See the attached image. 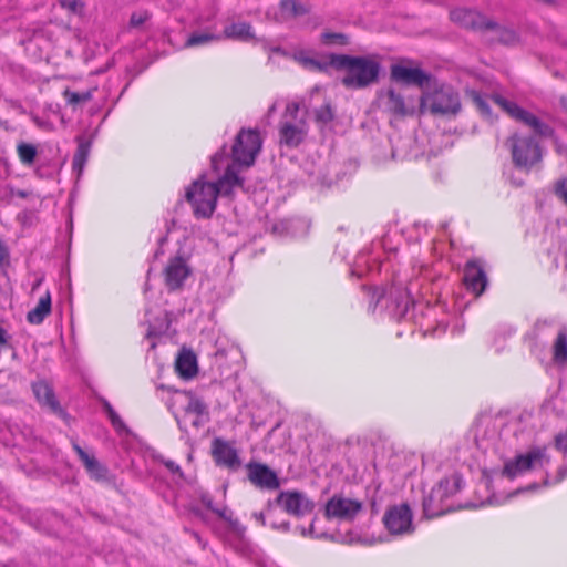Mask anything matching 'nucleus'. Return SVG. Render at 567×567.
Returning a JSON list of instances; mask_svg holds the SVG:
<instances>
[{"mask_svg": "<svg viewBox=\"0 0 567 567\" xmlns=\"http://www.w3.org/2000/svg\"><path fill=\"white\" fill-rule=\"evenodd\" d=\"M361 509V502L334 495L326 504V516L340 520H352Z\"/></svg>", "mask_w": 567, "mask_h": 567, "instance_id": "nucleus-14", "label": "nucleus"}, {"mask_svg": "<svg viewBox=\"0 0 567 567\" xmlns=\"http://www.w3.org/2000/svg\"><path fill=\"white\" fill-rule=\"evenodd\" d=\"M473 101L477 109L485 115L489 114V106L487 102L477 93H473Z\"/></svg>", "mask_w": 567, "mask_h": 567, "instance_id": "nucleus-41", "label": "nucleus"}, {"mask_svg": "<svg viewBox=\"0 0 567 567\" xmlns=\"http://www.w3.org/2000/svg\"><path fill=\"white\" fill-rule=\"evenodd\" d=\"M176 370L181 377L189 379L197 373V360L193 352L183 351L176 359Z\"/></svg>", "mask_w": 567, "mask_h": 567, "instance_id": "nucleus-25", "label": "nucleus"}, {"mask_svg": "<svg viewBox=\"0 0 567 567\" xmlns=\"http://www.w3.org/2000/svg\"><path fill=\"white\" fill-rule=\"evenodd\" d=\"M566 475H567V467L559 468L557 482H560L561 480H564V477Z\"/></svg>", "mask_w": 567, "mask_h": 567, "instance_id": "nucleus-52", "label": "nucleus"}, {"mask_svg": "<svg viewBox=\"0 0 567 567\" xmlns=\"http://www.w3.org/2000/svg\"><path fill=\"white\" fill-rule=\"evenodd\" d=\"M303 65L305 66H308L312 70H324L326 69V65H323L321 62L315 60V59H311V58H305L301 60Z\"/></svg>", "mask_w": 567, "mask_h": 567, "instance_id": "nucleus-44", "label": "nucleus"}, {"mask_svg": "<svg viewBox=\"0 0 567 567\" xmlns=\"http://www.w3.org/2000/svg\"><path fill=\"white\" fill-rule=\"evenodd\" d=\"M381 298H386L390 312L398 319L405 317L413 305L410 289L400 286H392L386 296H379L378 301Z\"/></svg>", "mask_w": 567, "mask_h": 567, "instance_id": "nucleus-16", "label": "nucleus"}, {"mask_svg": "<svg viewBox=\"0 0 567 567\" xmlns=\"http://www.w3.org/2000/svg\"><path fill=\"white\" fill-rule=\"evenodd\" d=\"M280 11L282 19H290L306 14L308 9L296 0H281Z\"/></svg>", "mask_w": 567, "mask_h": 567, "instance_id": "nucleus-29", "label": "nucleus"}, {"mask_svg": "<svg viewBox=\"0 0 567 567\" xmlns=\"http://www.w3.org/2000/svg\"><path fill=\"white\" fill-rule=\"evenodd\" d=\"M509 150L512 162L516 168L529 171L543 158L539 143L532 135L512 134L505 142Z\"/></svg>", "mask_w": 567, "mask_h": 567, "instance_id": "nucleus-3", "label": "nucleus"}, {"mask_svg": "<svg viewBox=\"0 0 567 567\" xmlns=\"http://www.w3.org/2000/svg\"><path fill=\"white\" fill-rule=\"evenodd\" d=\"M41 282H42V278L38 279V280L34 282L33 287H32V291H34V290H35V289L41 285Z\"/></svg>", "mask_w": 567, "mask_h": 567, "instance_id": "nucleus-57", "label": "nucleus"}, {"mask_svg": "<svg viewBox=\"0 0 567 567\" xmlns=\"http://www.w3.org/2000/svg\"><path fill=\"white\" fill-rule=\"evenodd\" d=\"M495 102L514 120L523 123L534 133V137L548 138L554 135V130L549 124L540 120L534 113L524 110L514 102H511L502 96H497Z\"/></svg>", "mask_w": 567, "mask_h": 567, "instance_id": "nucleus-7", "label": "nucleus"}, {"mask_svg": "<svg viewBox=\"0 0 567 567\" xmlns=\"http://www.w3.org/2000/svg\"><path fill=\"white\" fill-rule=\"evenodd\" d=\"M276 109H277V105L276 103H274L269 109H268V116H271L275 112H276Z\"/></svg>", "mask_w": 567, "mask_h": 567, "instance_id": "nucleus-56", "label": "nucleus"}, {"mask_svg": "<svg viewBox=\"0 0 567 567\" xmlns=\"http://www.w3.org/2000/svg\"><path fill=\"white\" fill-rule=\"evenodd\" d=\"M63 96L66 99L68 103L71 105H76L80 103L89 102L93 97L92 91H90V90L82 92V93L65 90L63 92Z\"/></svg>", "mask_w": 567, "mask_h": 567, "instance_id": "nucleus-34", "label": "nucleus"}, {"mask_svg": "<svg viewBox=\"0 0 567 567\" xmlns=\"http://www.w3.org/2000/svg\"><path fill=\"white\" fill-rule=\"evenodd\" d=\"M208 419H209L208 415L193 414V416L188 417V420L185 423H189L193 427L199 429L205 423L208 422Z\"/></svg>", "mask_w": 567, "mask_h": 567, "instance_id": "nucleus-40", "label": "nucleus"}, {"mask_svg": "<svg viewBox=\"0 0 567 567\" xmlns=\"http://www.w3.org/2000/svg\"><path fill=\"white\" fill-rule=\"evenodd\" d=\"M101 403H102V406H103V410L104 412L109 415L111 414L112 412H115V410L112 408V405L110 404V402L105 399H102L101 400Z\"/></svg>", "mask_w": 567, "mask_h": 567, "instance_id": "nucleus-48", "label": "nucleus"}, {"mask_svg": "<svg viewBox=\"0 0 567 567\" xmlns=\"http://www.w3.org/2000/svg\"><path fill=\"white\" fill-rule=\"evenodd\" d=\"M456 489V480L453 482L449 478L441 480L423 501V511L425 516L433 518L442 515L445 511L443 506H441V502L444 498H447Z\"/></svg>", "mask_w": 567, "mask_h": 567, "instance_id": "nucleus-10", "label": "nucleus"}, {"mask_svg": "<svg viewBox=\"0 0 567 567\" xmlns=\"http://www.w3.org/2000/svg\"><path fill=\"white\" fill-rule=\"evenodd\" d=\"M548 463L549 457L546 454V449L535 447L526 454L517 455L514 460L506 462L503 474L508 478H514L529 470L544 467Z\"/></svg>", "mask_w": 567, "mask_h": 567, "instance_id": "nucleus-8", "label": "nucleus"}, {"mask_svg": "<svg viewBox=\"0 0 567 567\" xmlns=\"http://www.w3.org/2000/svg\"><path fill=\"white\" fill-rule=\"evenodd\" d=\"M327 65L339 70H347L342 83L348 87H364L373 83L379 75L378 62L364 56H351L347 54H330Z\"/></svg>", "mask_w": 567, "mask_h": 567, "instance_id": "nucleus-2", "label": "nucleus"}, {"mask_svg": "<svg viewBox=\"0 0 567 567\" xmlns=\"http://www.w3.org/2000/svg\"><path fill=\"white\" fill-rule=\"evenodd\" d=\"M163 274L167 288L169 290H177L182 288L185 280L189 277L192 269L188 266L186 259L176 256L168 260L163 270Z\"/></svg>", "mask_w": 567, "mask_h": 567, "instance_id": "nucleus-15", "label": "nucleus"}, {"mask_svg": "<svg viewBox=\"0 0 567 567\" xmlns=\"http://www.w3.org/2000/svg\"><path fill=\"white\" fill-rule=\"evenodd\" d=\"M390 75L392 81L420 87L430 80V75L422 69L413 66L411 60H403L391 65Z\"/></svg>", "mask_w": 567, "mask_h": 567, "instance_id": "nucleus-11", "label": "nucleus"}, {"mask_svg": "<svg viewBox=\"0 0 567 567\" xmlns=\"http://www.w3.org/2000/svg\"><path fill=\"white\" fill-rule=\"evenodd\" d=\"M451 19L453 22L460 24L465 29L473 31H480L485 33L489 19L484 17L482 13L475 10L458 8L451 12Z\"/></svg>", "mask_w": 567, "mask_h": 567, "instance_id": "nucleus-19", "label": "nucleus"}, {"mask_svg": "<svg viewBox=\"0 0 567 567\" xmlns=\"http://www.w3.org/2000/svg\"><path fill=\"white\" fill-rule=\"evenodd\" d=\"M212 454L218 465L236 468L240 464L237 451L228 442L219 437L213 441Z\"/></svg>", "mask_w": 567, "mask_h": 567, "instance_id": "nucleus-20", "label": "nucleus"}, {"mask_svg": "<svg viewBox=\"0 0 567 567\" xmlns=\"http://www.w3.org/2000/svg\"><path fill=\"white\" fill-rule=\"evenodd\" d=\"M249 482L259 489L275 491L280 487V480L275 471L259 462L246 465Z\"/></svg>", "mask_w": 567, "mask_h": 567, "instance_id": "nucleus-13", "label": "nucleus"}, {"mask_svg": "<svg viewBox=\"0 0 567 567\" xmlns=\"http://www.w3.org/2000/svg\"><path fill=\"white\" fill-rule=\"evenodd\" d=\"M276 503L290 515L300 517L313 511L315 504L303 493L298 491H282L278 494Z\"/></svg>", "mask_w": 567, "mask_h": 567, "instance_id": "nucleus-12", "label": "nucleus"}, {"mask_svg": "<svg viewBox=\"0 0 567 567\" xmlns=\"http://www.w3.org/2000/svg\"><path fill=\"white\" fill-rule=\"evenodd\" d=\"M32 390L40 404L48 406L54 413L63 414L52 388L45 381L34 382Z\"/></svg>", "mask_w": 567, "mask_h": 567, "instance_id": "nucleus-21", "label": "nucleus"}, {"mask_svg": "<svg viewBox=\"0 0 567 567\" xmlns=\"http://www.w3.org/2000/svg\"><path fill=\"white\" fill-rule=\"evenodd\" d=\"M535 487H536V485H529V486L527 487V489H533V488H535Z\"/></svg>", "mask_w": 567, "mask_h": 567, "instance_id": "nucleus-59", "label": "nucleus"}, {"mask_svg": "<svg viewBox=\"0 0 567 567\" xmlns=\"http://www.w3.org/2000/svg\"><path fill=\"white\" fill-rule=\"evenodd\" d=\"M262 141L257 130L243 128L236 136V141L231 148V163H227L226 167L234 166L239 176V167H249L260 152Z\"/></svg>", "mask_w": 567, "mask_h": 567, "instance_id": "nucleus-5", "label": "nucleus"}, {"mask_svg": "<svg viewBox=\"0 0 567 567\" xmlns=\"http://www.w3.org/2000/svg\"><path fill=\"white\" fill-rule=\"evenodd\" d=\"M221 35L212 33H193L186 41V47H197L207 44L212 41H218Z\"/></svg>", "mask_w": 567, "mask_h": 567, "instance_id": "nucleus-33", "label": "nucleus"}, {"mask_svg": "<svg viewBox=\"0 0 567 567\" xmlns=\"http://www.w3.org/2000/svg\"><path fill=\"white\" fill-rule=\"evenodd\" d=\"M299 103H288L279 124L280 143L288 147L300 145L308 134L307 120L305 115L299 114Z\"/></svg>", "mask_w": 567, "mask_h": 567, "instance_id": "nucleus-4", "label": "nucleus"}, {"mask_svg": "<svg viewBox=\"0 0 567 567\" xmlns=\"http://www.w3.org/2000/svg\"><path fill=\"white\" fill-rule=\"evenodd\" d=\"M412 511L408 504L390 507L383 517L385 528L393 535H404L413 532Z\"/></svg>", "mask_w": 567, "mask_h": 567, "instance_id": "nucleus-9", "label": "nucleus"}, {"mask_svg": "<svg viewBox=\"0 0 567 567\" xmlns=\"http://www.w3.org/2000/svg\"><path fill=\"white\" fill-rule=\"evenodd\" d=\"M154 460L163 464L172 475L177 476L181 480H184V473L177 463H175L172 460L165 458L163 455H155Z\"/></svg>", "mask_w": 567, "mask_h": 567, "instance_id": "nucleus-35", "label": "nucleus"}, {"mask_svg": "<svg viewBox=\"0 0 567 567\" xmlns=\"http://www.w3.org/2000/svg\"><path fill=\"white\" fill-rule=\"evenodd\" d=\"M429 109L432 114H456L461 109L458 94L451 86H441L420 99V111Z\"/></svg>", "mask_w": 567, "mask_h": 567, "instance_id": "nucleus-6", "label": "nucleus"}, {"mask_svg": "<svg viewBox=\"0 0 567 567\" xmlns=\"http://www.w3.org/2000/svg\"><path fill=\"white\" fill-rule=\"evenodd\" d=\"M17 154L25 166H32L35 162L38 150L33 144L21 142L17 145Z\"/></svg>", "mask_w": 567, "mask_h": 567, "instance_id": "nucleus-31", "label": "nucleus"}, {"mask_svg": "<svg viewBox=\"0 0 567 567\" xmlns=\"http://www.w3.org/2000/svg\"><path fill=\"white\" fill-rule=\"evenodd\" d=\"M184 394L186 395L188 401L185 406V414L183 417V422H186L188 420V417L193 416V414L208 415L207 404L202 399L196 396L190 391L184 392Z\"/></svg>", "mask_w": 567, "mask_h": 567, "instance_id": "nucleus-27", "label": "nucleus"}, {"mask_svg": "<svg viewBox=\"0 0 567 567\" xmlns=\"http://www.w3.org/2000/svg\"><path fill=\"white\" fill-rule=\"evenodd\" d=\"M74 451L76 452L78 456L84 464L86 471L91 475V477L95 480H102L105 477V468L99 463V461L86 453L76 442H73L72 444Z\"/></svg>", "mask_w": 567, "mask_h": 567, "instance_id": "nucleus-23", "label": "nucleus"}, {"mask_svg": "<svg viewBox=\"0 0 567 567\" xmlns=\"http://www.w3.org/2000/svg\"><path fill=\"white\" fill-rule=\"evenodd\" d=\"M148 19V14L146 12H134L131 16L130 23L132 27H140Z\"/></svg>", "mask_w": 567, "mask_h": 567, "instance_id": "nucleus-43", "label": "nucleus"}, {"mask_svg": "<svg viewBox=\"0 0 567 567\" xmlns=\"http://www.w3.org/2000/svg\"><path fill=\"white\" fill-rule=\"evenodd\" d=\"M112 426L118 432H127V427L125 423L122 421L121 416L116 412H112L107 415Z\"/></svg>", "mask_w": 567, "mask_h": 567, "instance_id": "nucleus-38", "label": "nucleus"}, {"mask_svg": "<svg viewBox=\"0 0 567 567\" xmlns=\"http://www.w3.org/2000/svg\"><path fill=\"white\" fill-rule=\"evenodd\" d=\"M202 502H203V504H204L208 509H210L212 512H213V508H216V506H214V504H213L212 498H210L209 496H207V495H204V496L202 497Z\"/></svg>", "mask_w": 567, "mask_h": 567, "instance_id": "nucleus-49", "label": "nucleus"}, {"mask_svg": "<svg viewBox=\"0 0 567 567\" xmlns=\"http://www.w3.org/2000/svg\"><path fill=\"white\" fill-rule=\"evenodd\" d=\"M491 32L493 37L492 41H497L505 45H515L519 42V35L513 28L499 25L496 22L489 20L485 33Z\"/></svg>", "mask_w": 567, "mask_h": 567, "instance_id": "nucleus-22", "label": "nucleus"}, {"mask_svg": "<svg viewBox=\"0 0 567 567\" xmlns=\"http://www.w3.org/2000/svg\"><path fill=\"white\" fill-rule=\"evenodd\" d=\"M11 194L20 198H27L29 196V193L22 189L11 190Z\"/></svg>", "mask_w": 567, "mask_h": 567, "instance_id": "nucleus-51", "label": "nucleus"}, {"mask_svg": "<svg viewBox=\"0 0 567 567\" xmlns=\"http://www.w3.org/2000/svg\"><path fill=\"white\" fill-rule=\"evenodd\" d=\"M227 158V155L225 153V147H223V150L220 152H217L213 157H212V167L214 171H219L220 169V165L223 164V162Z\"/></svg>", "mask_w": 567, "mask_h": 567, "instance_id": "nucleus-42", "label": "nucleus"}, {"mask_svg": "<svg viewBox=\"0 0 567 567\" xmlns=\"http://www.w3.org/2000/svg\"><path fill=\"white\" fill-rule=\"evenodd\" d=\"M91 143L82 138L79 140L76 152L73 156L72 166L74 171L81 174L90 153Z\"/></svg>", "mask_w": 567, "mask_h": 567, "instance_id": "nucleus-30", "label": "nucleus"}, {"mask_svg": "<svg viewBox=\"0 0 567 567\" xmlns=\"http://www.w3.org/2000/svg\"><path fill=\"white\" fill-rule=\"evenodd\" d=\"M51 295L47 291L38 301V305L28 312L27 320L31 324H40L51 313Z\"/></svg>", "mask_w": 567, "mask_h": 567, "instance_id": "nucleus-24", "label": "nucleus"}, {"mask_svg": "<svg viewBox=\"0 0 567 567\" xmlns=\"http://www.w3.org/2000/svg\"><path fill=\"white\" fill-rule=\"evenodd\" d=\"M311 113L317 125L321 127L334 120V110L330 101H326L321 106L315 107Z\"/></svg>", "mask_w": 567, "mask_h": 567, "instance_id": "nucleus-28", "label": "nucleus"}, {"mask_svg": "<svg viewBox=\"0 0 567 567\" xmlns=\"http://www.w3.org/2000/svg\"><path fill=\"white\" fill-rule=\"evenodd\" d=\"M279 528H281V529H282V530H285V532H288V530H289V528H290V524H289V522H284V523H281V524H280V526H279Z\"/></svg>", "mask_w": 567, "mask_h": 567, "instance_id": "nucleus-55", "label": "nucleus"}, {"mask_svg": "<svg viewBox=\"0 0 567 567\" xmlns=\"http://www.w3.org/2000/svg\"><path fill=\"white\" fill-rule=\"evenodd\" d=\"M550 326V322L547 321V320H538L535 326H534V331L537 336H540L542 332L546 329V328H549Z\"/></svg>", "mask_w": 567, "mask_h": 567, "instance_id": "nucleus-46", "label": "nucleus"}, {"mask_svg": "<svg viewBox=\"0 0 567 567\" xmlns=\"http://www.w3.org/2000/svg\"><path fill=\"white\" fill-rule=\"evenodd\" d=\"M224 37L238 41H249L255 38L252 28L249 23H231L224 29Z\"/></svg>", "mask_w": 567, "mask_h": 567, "instance_id": "nucleus-26", "label": "nucleus"}, {"mask_svg": "<svg viewBox=\"0 0 567 567\" xmlns=\"http://www.w3.org/2000/svg\"><path fill=\"white\" fill-rule=\"evenodd\" d=\"M60 6L72 13H78L82 10L83 3L80 0H58Z\"/></svg>", "mask_w": 567, "mask_h": 567, "instance_id": "nucleus-37", "label": "nucleus"}, {"mask_svg": "<svg viewBox=\"0 0 567 567\" xmlns=\"http://www.w3.org/2000/svg\"><path fill=\"white\" fill-rule=\"evenodd\" d=\"M9 257L6 246L0 241V264Z\"/></svg>", "mask_w": 567, "mask_h": 567, "instance_id": "nucleus-50", "label": "nucleus"}, {"mask_svg": "<svg viewBox=\"0 0 567 567\" xmlns=\"http://www.w3.org/2000/svg\"><path fill=\"white\" fill-rule=\"evenodd\" d=\"M556 446L558 450L567 451V431L556 436Z\"/></svg>", "mask_w": 567, "mask_h": 567, "instance_id": "nucleus-45", "label": "nucleus"}, {"mask_svg": "<svg viewBox=\"0 0 567 567\" xmlns=\"http://www.w3.org/2000/svg\"><path fill=\"white\" fill-rule=\"evenodd\" d=\"M560 104L564 107V110L567 111V99H561Z\"/></svg>", "mask_w": 567, "mask_h": 567, "instance_id": "nucleus-58", "label": "nucleus"}, {"mask_svg": "<svg viewBox=\"0 0 567 567\" xmlns=\"http://www.w3.org/2000/svg\"><path fill=\"white\" fill-rule=\"evenodd\" d=\"M464 284L468 291L480 297L486 289L488 279L480 260H468L464 267Z\"/></svg>", "mask_w": 567, "mask_h": 567, "instance_id": "nucleus-17", "label": "nucleus"}, {"mask_svg": "<svg viewBox=\"0 0 567 567\" xmlns=\"http://www.w3.org/2000/svg\"><path fill=\"white\" fill-rule=\"evenodd\" d=\"M213 513L217 514L223 519H228L227 508L226 507H216L213 508Z\"/></svg>", "mask_w": 567, "mask_h": 567, "instance_id": "nucleus-47", "label": "nucleus"}, {"mask_svg": "<svg viewBox=\"0 0 567 567\" xmlns=\"http://www.w3.org/2000/svg\"><path fill=\"white\" fill-rule=\"evenodd\" d=\"M555 194L567 204V177L556 182Z\"/></svg>", "mask_w": 567, "mask_h": 567, "instance_id": "nucleus-39", "label": "nucleus"}, {"mask_svg": "<svg viewBox=\"0 0 567 567\" xmlns=\"http://www.w3.org/2000/svg\"><path fill=\"white\" fill-rule=\"evenodd\" d=\"M383 104L388 112L399 117L412 116L415 113L416 103L412 97L404 99L394 90H388L383 95Z\"/></svg>", "mask_w": 567, "mask_h": 567, "instance_id": "nucleus-18", "label": "nucleus"}, {"mask_svg": "<svg viewBox=\"0 0 567 567\" xmlns=\"http://www.w3.org/2000/svg\"><path fill=\"white\" fill-rule=\"evenodd\" d=\"M313 523L311 524L309 530H307L306 528H300V533L302 536H307L308 534L312 535L313 534Z\"/></svg>", "mask_w": 567, "mask_h": 567, "instance_id": "nucleus-53", "label": "nucleus"}, {"mask_svg": "<svg viewBox=\"0 0 567 567\" xmlns=\"http://www.w3.org/2000/svg\"><path fill=\"white\" fill-rule=\"evenodd\" d=\"M254 517H255L258 522H260V524H261V525H265V524H266V523H265V516H264V514H262V513H255V514H254Z\"/></svg>", "mask_w": 567, "mask_h": 567, "instance_id": "nucleus-54", "label": "nucleus"}, {"mask_svg": "<svg viewBox=\"0 0 567 567\" xmlns=\"http://www.w3.org/2000/svg\"><path fill=\"white\" fill-rule=\"evenodd\" d=\"M322 41L329 45H346L349 43L348 38L343 33L326 32L321 35Z\"/></svg>", "mask_w": 567, "mask_h": 567, "instance_id": "nucleus-36", "label": "nucleus"}, {"mask_svg": "<svg viewBox=\"0 0 567 567\" xmlns=\"http://www.w3.org/2000/svg\"><path fill=\"white\" fill-rule=\"evenodd\" d=\"M554 360L557 363H567V334L560 329L554 343Z\"/></svg>", "mask_w": 567, "mask_h": 567, "instance_id": "nucleus-32", "label": "nucleus"}, {"mask_svg": "<svg viewBox=\"0 0 567 567\" xmlns=\"http://www.w3.org/2000/svg\"><path fill=\"white\" fill-rule=\"evenodd\" d=\"M241 185L234 166L226 167L224 175L217 182H205L199 178L186 192V198L192 204L197 217H210L216 208L218 195L228 196L235 186Z\"/></svg>", "mask_w": 567, "mask_h": 567, "instance_id": "nucleus-1", "label": "nucleus"}]
</instances>
